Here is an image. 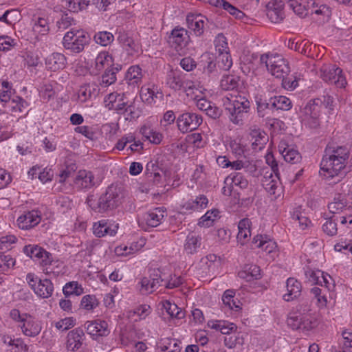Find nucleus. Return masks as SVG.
<instances>
[{
	"label": "nucleus",
	"instance_id": "f257e3e1",
	"mask_svg": "<svg viewBox=\"0 0 352 352\" xmlns=\"http://www.w3.org/2000/svg\"><path fill=\"white\" fill-rule=\"evenodd\" d=\"M124 191L121 186L111 184L107 187L105 192L96 200L93 195L87 199L88 206L95 212L102 213L118 208L124 198Z\"/></svg>",
	"mask_w": 352,
	"mask_h": 352
},
{
	"label": "nucleus",
	"instance_id": "f03ea898",
	"mask_svg": "<svg viewBox=\"0 0 352 352\" xmlns=\"http://www.w3.org/2000/svg\"><path fill=\"white\" fill-rule=\"evenodd\" d=\"M223 102L230 120L235 124H241L250 109L249 100L243 96L229 94L223 98Z\"/></svg>",
	"mask_w": 352,
	"mask_h": 352
},
{
	"label": "nucleus",
	"instance_id": "7ed1b4c3",
	"mask_svg": "<svg viewBox=\"0 0 352 352\" xmlns=\"http://www.w3.org/2000/svg\"><path fill=\"white\" fill-rule=\"evenodd\" d=\"M261 65H264L267 71L278 78L285 77L290 72L289 63L281 55L263 54L260 57Z\"/></svg>",
	"mask_w": 352,
	"mask_h": 352
},
{
	"label": "nucleus",
	"instance_id": "20e7f679",
	"mask_svg": "<svg viewBox=\"0 0 352 352\" xmlns=\"http://www.w3.org/2000/svg\"><path fill=\"white\" fill-rule=\"evenodd\" d=\"M90 37L82 30L71 29L63 39V47L73 53H80L89 44Z\"/></svg>",
	"mask_w": 352,
	"mask_h": 352
},
{
	"label": "nucleus",
	"instance_id": "39448f33",
	"mask_svg": "<svg viewBox=\"0 0 352 352\" xmlns=\"http://www.w3.org/2000/svg\"><path fill=\"white\" fill-rule=\"evenodd\" d=\"M342 70L333 64H323L320 68V77L326 82L334 84L338 87H344L346 80Z\"/></svg>",
	"mask_w": 352,
	"mask_h": 352
},
{
	"label": "nucleus",
	"instance_id": "423d86ee",
	"mask_svg": "<svg viewBox=\"0 0 352 352\" xmlns=\"http://www.w3.org/2000/svg\"><path fill=\"white\" fill-rule=\"evenodd\" d=\"M26 280L29 286L38 297L48 298L52 295L54 285L50 279L41 280L34 274L29 273L26 276Z\"/></svg>",
	"mask_w": 352,
	"mask_h": 352
},
{
	"label": "nucleus",
	"instance_id": "0eeeda50",
	"mask_svg": "<svg viewBox=\"0 0 352 352\" xmlns=\"http://www.w3.org/2000/svg\"><path fill=\"white\" fill-rule=\"evenodd\" d=\"M331 147L325 149V155L320 162V169L328 173L329 177H333L338 175L341 170L345 167V162H342V157L336 158L331 154Z\"/></svg>",
	"mask_w": 352,
	"mask_h": 352
},
{
	"label": "nucleus",
	"instance_id": "6e6552de",
	"mask_svg": "<svg viewBox=\"0 0 352 352\" xmlns=\"http://www.w3.org/2000/svg\"><path fill=\"white\" fill-rule=\"evenodd\" d=\"M202 123V118L194 113L186 112L178 116V129L183 133L196 129Z\"/></svg>",
	"mask_w": 352,
	"mask_h": 352
},
{
	"label": "nucleus",
	"instance_id": "1a4fd4ad",
	"mask_svg": "<svg viewBox=\"0 0 352 352\" xmlns=\"http://www.w3.org/2000/svg\"><path fill=\"white\" fill-rule=\"evenodd\" d=\"M186 23L188 28L193 31L197 36L203 34L204 30L212 25L205 16L200 14H188L186 16Z\"/></svg>",
	"mask_w": 352,
	"mask_h": 352
},
{
	"label": "nucleus",
	"instance_id": "9d476101",
	"mask_svg": "<svg viewBox=\"0 0 352 352\" xmlns=\"http://www.w3.org/2000/svg\"><path fill=\"white\" fill-rule=\"evenodd\" d=\"M23 252L32 259H41L43 265H50L52 261L51 254L36 245H25Z\"/></svg>",
	"mask_w": 352,
	"mask_h": 352
},
{
	"label": "nucleus",
	"instance_id": "9b49d317",
	"mask_svg": "<svg viewBox=\"0 0 352 352\" xmlns=\"http://www.w3.org/2000/svg\"><path fill=\"white\" fill-rule=\"evenodd\" d=\"M284 3L282 0H272L266 6L267 16L274 23L282 21L284 19Z\"/></svg>",
	"mask_w": 352,
	"mask_h": 352
},
{
	"label": "nucleus",
	"instance_id": "f8f14e48",
	"mask_svg": "<svg viewBox=\"0 0 352 352\" xmlns=\"http://www.w3.org/2000/svg\"><path fill=\"white\" fill-rule=\"evenodd\" d=\"M41 215L36 210L24 212L16 220L17 226L22 230H30L41 221Z\"/></svg>",
	"mask_w": 352,
	"mask_h": 352
},
{
	"label": "nucleus",
	"instance_id": "ddd939ff",
	"mask_svg": "<svg viewBox=\"0 0 352 352\" xmlns=\"http://www.w3.org/2000/svg\"><path fill=\"white\" fill-rule=\"evenodd\" d=\"M189 40V36L186 29L183 28H176L171 32L168 37L169 44L175 49L185 47Z\"/></svg>",
	"mask_w": 352,
	"mask_h": 352
},
{
	"label": "nucleus",
	"instance_id": "4468645a",
	"mask_svg": "<svg viewBox=\"0 0 352 352\" xmlns=\"http://www.w3.org/2000/svg\"><path fill=\"white\" fill-rule=\"evenodd\" d=\"M85 328L91 336H105L109 333L107 322L104 320L88 321L85 324Z\"/></svg>",
	"mask_w": 352,
	"mask_h": 352
},
{
	"label": "nucleus",
	"instance_id": "2eb2a0df",
	"mask_svg": "<svg viewBox=\"0 0 352 352\" xmlns=\"http://www.w3.org/2000/svg\"><path fill=\"white\" fill-rule=\"evenodd\" d=\"M140 97L143 102L152 104L162 101L164 94L157 87L153 85L152 87H142Z\"/></svg>",
	"mask_w": 352,
	"mask_h": 352
},
{
	"label": "nucleus",
	"instance_id": "dca6fc26",
	"mask_svg": "<svg viewBox=\"0 0 352 352\" xmlns=\"http://www.w3.org/2000/svg\"><path fill=\"white\" fill-rule=\"evenodd\" d=\"M23 334L30 337L38 336L41 331V325L39 321L35 320L31 315H28L22 324H19Z\"/></svg>",
	"mask_w": 352,
	"mask_h": 352
},
{
	"label": "nucleus",
	"instance_id": "f3484780",
	"mask_svg": "<svg viewBox=\"0 0 352 352\" xmlns=\"http://www.w3.org/2000/svg\"><path fill=\"white\" fill-rule=\"evenodd\" d=\"M289 7L301 18L309 14L310 4H314V0H288Z\"/></svg>",
	"mask_w": 352,
	"mask_h": 352
},
{
	"label": "nucleus",
	"instance_id": "a211bd4d",
	"mask_svg": "<svg viewBox=\"0 0 352 352\" xmlns=\"http://www.w3.org/2000/svg\"><path fill=\"white\" fill-rule=\"evenodd\" d=\"M287 293L283 295V299L287 301H292L298 298L301 294V283L294 278H289L286 283Z\"/></svg>",
	"mask_w": 352,
	"mask_h": 352
},
{
	"label": "nucleus",
	"instance_id": "6ab92c4d",
	"mask_svg": "<svg viewBox=\"0 0 352 352\" xmlns=\"http://www.w3.org/2000/svg\"><path fill=\"white\" fill-rule=\"evenodd\" d=\"M84 336V331L80 328H76L69 331L67 334V349L72 351L78 350L82 345Z\"/></svg>",
	"mask_w": 352,
	"mask_h": 352
},
{
	"label": "nucleus",
	"instance_id": "aec40b11",
	"mask_svg": "<svg viewBox=\"0 0 352 352\" xmlns=\"http://www.w3.org/2000/svg\"><path fill=\"white\" fill-rule=\"evenodd\" d=\"M74 184L79 188H91L95 186L96 182L91 172L82 170L78 173Z\"/></svg>",
	"mask_w": 352,
	"mask_h": 352
},
{
	"label": "nucleus",
	"instance_id": "412c9836",
	"mask_svg": "<svg viewBox=\"0 0 352 352\" xmlns=\"http://www.w3.org/2000/svg\"><path fill=\"white\" fill-rule=\"evenodd\" d=\"M167 85L175 91L183 89L187 91V89H192L190 82L183 80L182 78L173 72H170L167 76Z\"/></svg>",
	"mask_w": 352,
	"mask_h": 352
},
{
	"label": "nucleus",
	"instance_id": "4be33fe9",
	"mask_svg": "<svg viewBox=\"0 0 352 352\" xmlns=\"http://www.w3.org/2000/svg\"><path fill=\"white\" fill-rule=\"evenodd\" d=\"M330 13L329 7L324 4L318 6L315 1L314 5L310 4L309 14L316 16L317 18L313 19L320 23L328 20Z\"/></svg>",
	"mask_w": 352,
	"mask_h": 352
},
{
	"label": "nucleus",
	"instance_id": "5701e85b",
	"mask_svg": "<svg viewBox=\"0 0 352 352\" xmlns=\"http://www.w3.org/2000/svg\"><path fill=\"white\" fill-rule=\"evenodd\" d=\"M208 203V198L204 195L197 197L195 199L186 201L182 208L186 211H195L206 208Z\"/></svg>",
	"mask_w": 352,
	"mask_h": 352
},
{
	"label": "nucleus",
	"instance_id": "b1692460",
	"mask_svg": "<svg viewBox=\"0 0 352 352\" xmlns=\"http://www.w3.org/2000/svg\"><path fill=\"white\" fill-rule=\"evenodd\" d=\"M257 113L260 118L265 119L266 121L270 119L274 112L270 100H262L256 101Z\"/></svg>",
	"mask_w": 352,
	"mask_h": 352
},
{
	"label": "nucleus",
	"instance_id": "393cba45",
	"mask_svg": "<svg viewBox=\"0 0 352 352\" xmlns=\"http://www.w3.org/2000/svg\"><path fill=\"white\" fill-rule=\"evenodd\" d=\"M260 267L256 265H247L244 269L239 272L241 278L245 279L250 282L254 279H258L261 277Z\"/></svg>",
	"mask_w": 352,
	"mask_h": 352
},
{
	"label": "nucleus",
	"instance_id": "a878e982",
	"mask_svg": "<svg viewBox=\"0 0 352 352\" xmlns=\"http://www.w3.org/2000/svg\"><path fill=\"white\" fill-rule=\"evenodd\" d=\"M266 162L267 164L270 166L272 172L274 173L276 177L280 180L281 177V173L280 170H282V173L285 174V171H290L292 166L290 165H284L281 164L280 165H278L277 162L274 157V155L272 154H268L266 155Z\"/></svg>",
	"mask_w": 352,
	"mask_h": 352
},
{
	"label": "nucleus",
	"instance_id": "bb28decb",
	"mask_svg": "<svg viewBox=\"0 0 352 352\" xmlns=\"http://www.w3.org/2000/svg\"><path fill=\"white\" fill-rule=\"evenodd\" d=\"M65 63V57L60 53H53L50 55L47 58L45 63L47 67L53 70H58L63 68Z\"/></svg>",
	"mask_w": 352,
	"mask_h": 352
},
{
	"label": "nucleus",
	"instance_id": "cd10ccee",
	"mask_svg": "<svg viewBox=\"0 0 352 352\" xmlns=\"http://www.w3.org/2000/svg\"><path fill=\"white\" fill-rule=\"evenodd\" d=\"M201 245V237L192 234L187 236L185 244L184 250L187 254H194L197 252V249Z\"/></svg>",
	"mask_w": 352,
	"mask_h": 352
},
{
	"label": "nucleus",
	"instance_id": "c85d7f7f",
	"mask_svg": "<svg viewBox=\"0 0 352 352\" xmlns=\"http://www.w3.org/2000/svg\"><path fill=\"white\" fill-rule=\"evenodd\" d=\"M164 210L162 208H155L146 214L145 221L148 226L156 227L160 224L164 217Z\"/></svg>",
	"mask_w": 352,
	"mask_h": 352
},
{
	"label": "nucleus",
	"instance_id": "c756f323",
	"mask_svg": "<svg viewBox=\"0 0 352 352\" xmlns=\"http://www.w3.org/2000/svg\"><path fill=\"white\" fill-rule=\"evenodd\" d=\"M239 77L234 75H224L220 82V87L226 91H234L239 87Z\"/></svg>",
	"mask_w": 352,
	"mask_h": 352
},
{
	"label": "nucleus",
	"instance_id": "7c9ffc66",
	"mask_svg": "<svg viewBox=\"0 0 352 352\" xmlns=\"http://www.w3.org/2000/svg\"><path fill=\"white\" fill-rule=\"evenodd\" d=\"M274 111H287L292 108L291 100L284 96H276L270 98Z\"/></svg>",
	"mask_w": 352,
	"mask_h": 352
},
{
	"label": "nucleus",
	"instance_id": "2f4dec72",
	"mask_svg": "<svg viewBox=\"0 0 352 352\" xmlns=\"http://www.w3.org/2000/svg\"><path fill=\"white\" fill-rule=\"evenodd\" d=\"M141 134L151 143L158 144L162 140V135L160 133L156 132L150 126H143L140 129Z\"/></svg>",
	"mask_w": 352,
	"mask_h": 352
},
{
	"label": "nucleus",
	"instance_id": "473e14b6",
	"mask_svg": "<svg viewBox=\"0 0 352 352\" xmlns=\"http://www.w3.org/2000/svg\"><path fill=\"white\" fill-rule=\"evenodd\" d=\"M162 307L168 314L172 318L181 319L184 317L185 314L181 308L178 307L175 303L170 302L169 300L162 302Z\"/></svg>",
	"mask_w": 352,
	"mask_h": 352
},
{
	"label": "nucleus",
	"instance_id": "72a5a7b5",
	"mask_svg": "<svg viewBox=\"0 0 352 352\" xmlns=\"http://www.w3.org/2000/svg\"><path fill=\"white\" fill-rule=\"evenodd\" d=\"M217 67L220 70L228 71L232 65L231 56L228 52H221L217 57Z\"/></svg>",
	"mask_w": 352,
	"mask_h": 352
},
{
	"label": "nucleus",
	"instance_id": "f704fd0d",
	"mask_svg": "<svg viewBox=\"0 0 352 352\" xmlns=\"http://www.w3.org/2000/svg\"><path fill=\"white\" fill-rule=\"evenodd\" d=\"M316 108V105L310 103L307 104L305 108V113L309 115L307 120V124L313 129H316L319 126V121L315 112Z\"/></svg>",
	"mask_w": 352,
	"mask_h": 352
},
{
	"label": "nucleus",
	"instance_id": "c9c22d12",
	"mask_svg": "<svg viewBox=\"0 0 352 352\" xmlns=\"http://www.w3.org/2000/svg\"><path fill=\"white\" fill-rule=\"evenodd\" d=\"M208 325L211 329L220 331L222 334H229L236 328V326L233 323L226 325L225 321L219 320H210L208 322Z\"/></svg>",
	"mask_w": 352,
	"mask_h": 352
},
{
	"label": "nucleus",
	"instance_id": "e433bc0d",
	"mask_svg": "<svg viewBox=\"0 0 352 352\" xmlns=\"http://www.w3.org/2000/svg\"><path fill=\"white\" fill-rule=\"evenodd\" d=\"M161 171L165 177L169 176V172L167 169L163 168L162 166L158 164L157 161L151 160L146 166L145 173L148 177H153L155 173Z\"/></svg>",
	"mask_w": 352,
	"mask_h": 352
},
{
	"label": "nucleus",
	"instance_id": "4c0bfd02",
	"mask_svg": "<svg viewBox=\"0 0 352 352\" xmlns=\"http://www.w3.org/2000/svg\"><path fill=\"white\" fill-rule=\"evenodd\" d=\"M287 46L289 49L298 52L299 53L305 56H309L308 51L311 50V44L306 41L297 43L295 42L294 40L289 39Z\"/></svg>",
	"mask_w": 352,
	"mask_h": 352
},
{
	"label": "nucleus",
	"instance_id": "58836bf2",
	"mask_svg": "<svg viewBox=\"0 0 352 352\" xmlns=\"http://www.w3.org/2000/svg\"><path fill=\"white\" fill-rule=\"evenodd\" d=\"M219 211L217 209L208 210L199 220L198 225L201 227H210L212 225L214 219L219 215Z\"/></svg>",
	"mask_w": 352,
	"mask_h": 352
},
{
	"label": "nucleus",
	"instance_id": "ea45409f",
	"mask_svg": "<svg viewBox=\"0 0 352 352\" xmlns=\"http://www.w3.org/2000/svg\"><path fill=\"white\" fill-rule=\"evenodd\" d=\"M254 243H258L257 247L262 248L265 252L270 253L276 248V244L271 240L267 241L264 239L262 235H256L254 237Z\"/></svg>",
	"mask_w": 352,
	"mask_h": 352
},
{
	"label": "nucleus",
	"instance_id": "a19ab883",
	"mask_svg": "<svg viewBox=\"0 0 352 352\" xmlns=\"http://www.w3.org/2000/svg\"><path fill=\"white\" fill-rule=\"evenodd\" d=\"M63 292L66 297L73 294L80 296L83 293V288L77 282H69L63 287Z\"/></svg>",
	"mask_w": 352,
	"mask_h": 352
},
{
	"label": "nucleus",
	"instance_id": "79ce46f5",
	"mask_svg": "<svg viewBox=\"0 0 352 352\" xmlns=\"http://www.w3.org/2000/svg\"><path fill=\"white\" fill-rule=\"evenodd\" d=\"M110 62H112V57L108 52H102L98 54L95 59V68L98 72H100Z\"/></svg>",
	"mask_w": 352,
	"mask_h": 352
},
{
	"label": "nucleus",
	"instance_id": "37998d69",
	"mask_svg": "<svg viewBox=\"0 0 352 352\" xmlns=\"http://www.w3.org/2000/svg\"><path fill=\"white\" fill-rule=\"evenodd\" d=\"M235 292L233 290H226L223 296L222 300L226 306H228L230 309H236V311L240 309V306L234 300Z\"/></svg>",
	"mask_w": 352,
	"mask_h": 352
},
{
	"label": "nucleus",
	"instance_id": "c03bdc74",
	"mask_svg": "<svg viewBox=\"0 0 352 352\" xmlns=\"http://www.w3.org/2000/svg\"><path fill=\"white\" fill-rule=\"evenodd\" d=\"M91 3V0H67L69 10L78 12L84 10Z\"/></svg>",
	"mask_w": 352,
	"mask_h": 352
},
{
	"label": "nucleus",
	"instance_id": "a18cd8bd",
	"mask_svg": "<svg viewBox=\"0 0 352 352\" xmlns=\"http://www.w3.org/2000/svg\"><path fill=\"white\" fill-rule=\"evenodd\" d=\"M94 40L96 43L102 46H107L113 41V35L107 31L99 32L94 36Z\"/></svg>",
	"mask_w": 352,
	"mask_h": 352
},
{
	"label": "nucleus",
	"instance_id": "49530a36",
	"mask_svg": "<svg viewBox=\"0 0 352 352\" xmlns=\"http://www.w3.org/2000/svg\"><path fill=\"white\" fill-rule=\"evenodd\" d=\"M119 101L115 104H111L110 110H115L118 114H125L131 109V104L126 100V97H120Z\"/></svg>",
	"mask_w": 352,
	"mask_h": 352
},
{
	"label": "nucleus",
	"instance_id": "de8ad7c7",
	"mask_svg": "<svg viewBox=\"0 0 352 352\" xmlns=\"http://www.w3.org/2000/svg\"><path fill=\"white\" fill-rule=\"evenodd\" d=\"M126 77L130 83H138L142 77L140 67L138 65L131 66L128 69Z\"/></svg>",
	"mask_w": 352,
	"mask_h": 352
},
{
	"label": "nucleus",
	"instance_id": "09e8293b",
	"mask_svg": "<svg viewBox=\"0 0 352 352\" xmlns=\"http://www.w3.org/2000/svg\"><path fill=\"white\" fill-rule=\"evenodd\" d=\"M230 166L234 170L245 169L246 171L254 173L256 170V166L250 163L248 161L236 160L233 162H230Z\"/></svg>",
	"mask_w": 352,
	"mask_h": 352
},
{
	"label": "nucleus",
	"instance_id": "8fccbe9b",
	"mask_svg": "<svg viewBox=\"0 0 352 352\" xmlns=\"http://www.w3.org/2000/svg\"><path fill=\"white\" fill-rule=\"evenodd\" d=\"M284 160L289 163L296 164L300 161L301 155L300 153L293 148H287L285 153L283 155Z\"/></svg>",
	"mask_w": 352,
	"mask_h": 352
},
{
	"label": "nucleus",
	"instance_id": "3c124183",
	"mask_svg": "<svg viewBox=\"0 0 352 352\" xmlns=\"http://www.w3.org/2000/svg\"><path fill=\"white\" fill-rule=\"evenodd\" d=\"M33 30L41 34L48 32L50 28L47 19L43 17H38L33 25Z\"/></svg>",
	"mask_w": 352,
	"mask_h": 352
},
{
	"label": "nucleus",
	"instance_id": "603ef678",
	"mask_svg": "<svg viewBox=\"0 0 352 352\" xmlns=\"http://www.w3.org/2000/svg\"><path fill=\"white\" fill-rule=\"evenodd\" d=\"M333 218L334 216L327 219L322 226L323 231L329 236H334L338 232L337 223Z\"/></svg>",
	"mask_w": 352,
	"mask_h": 352
},
{
	"label": "nucleus",
	"instance_id": "864d4df0",
	"mask_svg": "<svg viewBox=\"0 0 352 352\" xmlns=\"http://www.w3.org/2000/svg\"><path fill=\"white\" fill-rule=\"evenodd\" d=\"M232 184L241 189L248 186V179L241 173H234L230 175Z\"/></svg>",
	"mask_w": 352,
	"mask_h": 352
},
{
	"label": "nucleus",
	"instance_id": "5fc2aeb1",
	"mask_svg": "<svg viewBox=\"0 0 352 352\" xmlns=\"http://www.w3.org/2000/svg\"><path fill=\"white\" fill-rule=\"evenodd\" d=\"M250 134L252 138H255V141L252 142L253 146H259V148H261L266 143L267 138L263 131L255 129L252 130Z\"/></svg>",
	"mask_w": 352,
	"mask_h": 352
},
{
	"label": "nucleus",
	"instance_id": "6e6d98bb",
	"mask_svg": "<svg viewBox=\"0 0 352 352\" xmlns=\"http://www.w3.org/2000/svg\"><path fill=\"white\" fill-rule=\"evenodd\" d=\"M116 80V72L114 69H107L101 77L100 85L107 87Z\"/></svg>",
	"mask_w": 352,
	"mask_h": 352
},
{
	"label": "nucleus",
	"instance_id": "4d7b16f0",
	"mask_svg": "<svg viewBox=\"0 0 352 352\" xmlns=\"http://www.w3.org/2000/svg\"><path fill=\"white\" fill-rule=\"evenodd\" d=\"M15 260L10 255H5L0 252V271L5 272L14 265Z\"/></svg>",
	"mask_w": 352,
	"mask_h": 352
},
{
	"label": "nucleus",
	"instance_id": "13d9d810",
	"mask_svg": "<svg viewBox=\"0 0 352 352\" xmlns=\"http://www.w3.org/2000/svg\"><path fill=\"white\" fill-rule=\"evenodd\" d=\"M201 62L206 61L207 65L204 66V70L207 71L208 74L217 72V63L214 62L213 58L210 56L209 54H204L201 56Z\"/></svg>",
	"mask_w": 352,
	"mask_h": 352
},
{
	"label": "nucleus",
	"instance_id": "bf43d9fd",
	"mask_svg": "<svg viewBox=\"0 0 352 352\" xmlns=\"http://www.w3.org/2000/svg\"><path fill=\"white\" fill-rule=\"evenodd\" d=\"M80 305L87 310H91L98 305V301L95 296L86 295L82 297Z\"/></svg>",
	"mask_w": 352,
	"mask_h": 352
},
{
	"label": "nucleus",
	"instance_id": "052dcab7",
	"mask_svg": "<svg viewBox=\"0 0 352 352\" xmlns=\"http://www.w3.org/2000/svg\"><path fill=\"white\" fill-rule=\"evenodd\" d=\"M330 154L338 159H340V157H342V161L345 162L346 159L349 157V151L346 147L339 146L337 147V148L331 147Z\"/></svg>",
	"mask_w": 352,
	"mask_h": 352
},
{
	"label": "nucleus",
	"instance_id": "680f3d73",
	"mask_svg": "<svg viewBox=\"0 0 352 352\" xmlns=\"http://www.w3.org/2000/svg\"><path fill=\"white\" fill-rule=\"evenodd\" d=\"M2 340L5 344L12 346L14 349H21L22 351L23 349L26 351V345L20 339H12L9 336H3Z\"/></svg>",
	"mask_w": 352,
	"mask_h": 352
},
{
	"label": "nucleus",
	"instance_id": "e2e57ef3",
	"mask_svg": "<svg viewBox=\"0 0 352 352\" xmlns=\"http://www.w3.org/2000/svg\"><path fill=\"white\" fill-rule=\"evenodd\" d=\"M75 325V320L73 318H65L56 322L55 327L58 329L66 331Z\"/></svg>",
	"mask_w": 352,
	"mask_h": 352
},
{
	"label": "nucleus",
	"instance_id": "0e129e2a",
	"mask_svg": "<svg viewBox=\"0 0 352 352\" xmlns=\"http://www.w3.org/2000/svg\"><path fill=\"white\" fill-rule=\"evenodd\" d=\"M305 274L310 283L322 285V280L320 279L321 271L315 272L311 270H309L306 272Z\"/></svg>",
	"mask_w": 352,
	"mask_h": 352
},
{
	"label": "nucleus",
	"instance_id": "69168bd1",
	"mask_svg": "<svg viewBox=\"0 0 352 352\" xmlns=\"http://www.w3.org/2000/svg\"><path fill=\"white\" fill-rule=\"evenodd\" d=\"M223 8L230 14L234 16L236 19H242L245 15L242 11L239 10L237 8L232 6L228 1L226 2Z\"/></svg>",
	"mask_w": 352,
	"mask_h": 352
},
{
	"label": "nucleus",
	"instance_id": "338daca9",
	"mask_svg": "<svg viewBox=\"0 0 352 352\" xmlns=\"http://www.w3.org/2000/svg\"><path fill=\"white\" fill-rule=\"evenodd\" d=\"M263 186L265 190L271 195H275L278 186L277 182L274 179H265L263 181Z\"/></svg>",
	"mask_w": 352,
	"mask_h": 352
},
{
	"label": "nucleus",
	"instance_id": "774afa93",
	"mask_svg": "<svg viewBox=\"0 0 352 352\" xmlns=\"http://www.w3.org/2000/svg\"><path fill=\"white\" fill-rule=\"evenodd\" d=\"M28 314H21L19 309H13L10 312V318L16 322H19V324H22L24 320L28 318Z\"/></svg>",
	"mask_w": 352,
	"mask_h": 352
}]
</instances>
